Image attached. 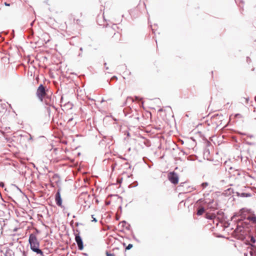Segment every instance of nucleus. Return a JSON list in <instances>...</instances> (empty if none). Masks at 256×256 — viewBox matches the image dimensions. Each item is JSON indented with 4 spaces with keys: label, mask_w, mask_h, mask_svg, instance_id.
<instances>
[{
    "label": "nucleus",
    "mask_w": 256,
    "mask_h": 256,
    "mask_svg": "<svg viewBox=\"0 0 256 256\" xmlns=\"http://www.w3.org/2000/svg\"><path fill=\"white\" fill-rule=\"evenodd\" d=\"M72 119H73L72 118H70V119L68 120V122H70V121H72Z\"/></svg>",
    "instance_id": "nucleus-20"
},
{
    "label": "nucleus",
    "mask_w": 256,
    "mask_h": 256,
    "mask_svg": "<svg viewBox=\"0 0 256 256\" xmlns=\"http://www.w3.org/2000/svg\"><path fill=\"white\" fill-rule=\"evenodd\" d=\"M250 242L252 243V244H254L256 242V238L254 237V236H251L250 237Z\"/></svg>",
    "instance_id": "nucleus-10"
},
{
    "label": "nucleus",
    "mask_w": 256,
    "mask_h": 256,
    "mask_svg": "<svg viewBox=\"0 0 256 256\" xmlns=\"http://www.w3.org/2000/svg\"><path fill=\"white\" fill-rule=\"evenodd\" d=\"M23 254L25 255V252H24Z\"/></svg>",
    "instance_id": "nucleus-30"
},
{
    "label": "nucleus",
    "mask_w": 256,
    "mask_h": 256,
    "mask_svg": "<svg viewBox=\"0 0 256 256\" xmlns=\"http://www.w3.org/2000/svg\"><path fill=\"white\" fill-rule=\"evenodd\" d=\"M36 96L41 102H43V98L46 96L45 88L42 84H40L37 89Z\"/></svg>",
    "instance_id": "nucleus-2"
},
{
    "label": "nucleus",
    "mask_w": 256,
    "mask_h": 256,
    "mask_svg": "<svg viewBox=\"0 0 256 256\" xmlns=\"http://www.w3.org/2000/svg\"><path fill=\"white\" fill-rule=\"evenodd\" d=\"M136 100H138V98L137 96H136Z\"/></svg>",
    "instance_id": "nucleus-23"
},
{
    "label": "nucleus",
    "mask_w": 256,
    "mask_h": 256,
    "mask_svg": "<svg viewBox=\"0 0 256 256\" xmlns=\"http://www.w3.org/2000/svg\"><path fill=\"white\" fill-rule=\"evenodd\" d=\"M55 200L58 206H62V199L60 196V190H58L55 195Z\"/></svg>",
    "instance_id": "nucleus-5"
},
{
    "label": "nucleus",
    "mask_w": 256,
    "mask_h": 256,
    "mask_svg": "<svg viewBox=\"0 0 256 256\" xmlns=\"http://www.w3.org/2000/svg\"><path fill=\"white\" fill-rule=\"evenodd\" d=\"M204 212V208L203 207L200 208L197 212V214L198 216L202 215Z\"/></svg>",
    "instance_id": "nucleus-8"
},
{
    "label": "nucleus",
    "mask_w": 256,
    "mask_h": 256,
    "mask_svg": "<svg viewBox=\"0 0 256 256\" xmlns=\"http://www.w3.org/2000/svg\"><path fill=\"white\" fill-rule=\"evenodd\" d=\"M234 175H240V172L239 170H236L234 172Z\"/></svg>",
    "instance_id": "nucleus-12"
},
{
    "label": "nucleus",
    "mask_w": 256,
    "mask_h": 256,
    "mask_svg": "<svg viewBox=\"0 0 256 256\" xmlns=\"http://www.w3.org/2000/svg\"><path fill=\"white\" fill-rule=\"evenodd\" d=\"M75 240L78 244V249L82 250L84 248L82 240L79 234H76Z\"/></svg>",
    "instance_id": "nucleus-4"
},
{
    "label": "nucleus",
    "mask_w": 256,
    "mask_h": 256,
    "mask_svg": "<svg viewBox=\"0 0 256 256\" xmlns=\"http://www.w3.org/2000/svg\"><path fill=\"white\" fill-rule=\"evenodd\" d=\"M132 247V244H128V246L126 247V250H130Z\"/></svg>",
    "instance_id": "nucleus-11"
},
{
    "label": "nucleus",
    "mask_w": 256,
    "mask_h": 256,
    "mask_svg": "<svg viewBox=\"0 0 256 256\" xmlns=\"http://www.w3.org/2000/svg\"><path fill=\"white\" fill-rule=\"evenodd\" d=\"M80 50H82V48H80Z\"/></svg>",
    "instance_id": "nucleus-26"
},
{
    "label": "nucleus",
    "mask_w": 256,
    "mask_h": 256,
    "mask_svg": "<svg viewBox=\"0 0 256 256\" xmlns=\"http://www.w3.org/2000/svg\"><path fill=\"white\" fill-rule=\"evenodd\" d=\"M106 70H108V67H106Z\"/></svg>",
    "instance_id": "nucleus-29"
},
{
    "label": "nucleus",
    "mask_w": 256,
    "mask_h": 256,
    "mask_svg": "<svg viewBox=\"0 0 256 256\" xmlns=\"http://www.w3.org/2000/svg\"><path fill=\"white\" fill-rule=\"evenodd\" d=\"M230 190H231V189H230V188H228V191H230Z\"/></svg>",
    "instance_id": "nucleus-24"
},
{
    "label": "nucleus",
    "mask_w": 256,
    "mask_h": 256,
    "mask_svg": "<svg viewBox=\"0 0 256 256\" xmlns=\"http://www.w3.org/2000/svg\"><path fill=\"white\" fill-rule=\"evenodd\" d=\"M122 224H126V222L125 221H123L122 222Z\"/></svg>",
    "instance_id": "nucleus-21"
},
{
    "label": "nucleus",
    "mask_w": 256,
    "mask_h": 256,
    "mask_svg": "<svg viewBox=\"0 0 256 256\" xmlns=\"http://www.w3.org/2000/svg\"><path fill=\"white\" fill-rule=\"evenodd\" d=\"M246 196H250V194H246Z\"/></svg>",
    "instance_id": "nucleus-27"
},
{
    "label": "nucleus",
    "mask_w": 256,
    "mask_h": 256,
    "mask_svg": "<svg viewBox=\"0 0 256 256\" xmlns=\"http://www.w3.org/2000/svg\"><path fill=\"white\" fill-rule=\"evenodd\" d=\"M106 256H114L112 254H110L108 252H106Z\"/></svg>",
    "instance_id": "nucleus-13"
},
{
    "label": "nucleus",
    "mask_w": 256,
    "mask_h": 256,
    "mask_svg": "<svg viewBox=\"0 0 256 256\" xmlns=\"http://www.w3.org/2000/svg\"><path fill=\"white\" fill-rule=\"evenodd\" d=\"M92 218L93 219L92 220V222H97V220L94 217V215H92Z\"/></svg>",
    "instance_id": "nucleus-14"
},
{
    "label": "nucleus",
    "mask_w": 256,
    "mask_h": 256,
    "mask_svg": "<svg viewBox=\"0 0 256 256\" xmlns=\"http://www.w3.org/2000/svg\"><path fill=\"white\" fill-rule=\"evenodd\" d=\"M208 196V193H204V198H206L207 196Z\"/></svg>",
    "instance_id": "nucleus-16"
},
{
    "label": "nucleus",
    "mask_w": 256,
    "mask_h": 256,
    "mask_svg": "<svg viewBox=\"0 0 256 256\" xmlns=\"http://www.w3.org/2000/svg\"><path fill=\"white\" fill-rule=\"evenodd\" d=\"M28 242L30 249L32 252H36L37 254L40 255V256H44L43 252L39 248L40 242L34 234H31L30 235Z\"/></svg>",
    "instance_id": "nucleus-1"
},
{
    "label": "nucleus",
    "mask_w": 256,
    "mask_h": 256,
    "mask_svg": "<svg viewBox=\"0 0 256 256\" xmlns=\"http://www.w3.org/2000/svg\"><path fill=\"white\" fill-rule=\"evenodd\" d=\"M229 102L227 103L226 105H229Z\"/></svg>",
    "instance_id": "nucleus-25"
},
{
    "label": "nucleus",
    "mask_w": 256,
    "mask_h": 256,
    "mask_svg": "<svg viewBox=\"0 0 256 256\" xmlns=\"http://www.w3.org/2000/svg\"><path fill=\"white\" fill-rule=\"evenodd\" d=\"M244 210V209H242V210H241V211L242 212V211H243Z\"/></svg>",
    "instance_id": "nucleus-28"
},
{
    "label": "nucleus",
    "mask_w": 256,
    "mask_h": 256,
    "mask_svg": "<svg viewBox=\"0 0 256 256\" xmlns=\"http://www.w3.org/2000/svg\"><path fill=\"white\" fill-rule=\"evenodd\" d=\"M0 186L4 187V184L3 182H0Z\"/></svg>",
    "instance_id": "nucleus-18"
},
{
    "label": "nucleus",
    "mask_w": 256,
    "mask_h": 256,
    "mask_svg": "<svg viewBox=\"0 0 256 256\" xmlns=\"http://www.w3.org/2000/svg\"><path fill=\"white\" fill-rule=\"evenodd\" d=\"M252 220L254 221V222H255L256 220V218H252Z\"/></svg>",
    "instance_id": "nucleus-19"
},
{
    "label": "nucleus",
    "mask_w": 256,
    "mask_h": 256,
    "mask_svg": "<svg viewBox=\"0 0 256 256\" xmlns=\"http://www.w3.org/2000/svg\"><path fill=\"white\" fill-rule=\"evenodd\" d=\"M130 100L134 102V100L132 99V98L130 97L127 98V100Z\"/></svg>",
    "instance_id": "nucleus-17"
},
{
    "label": "nucleus",
    "mask_w": 256,
    "mask_h": 256,
    "mask_svg": "<svg viewBox=\"0 0 256 256\" xmlns=\"http://www.w3.org/2000/svg\"><path fill=\"white\" fill-rule=\"evenodd\" d=\"M5 4H6V6H9V5H10L9 4H6V2L5 3Z\"/></svg>",
    "instance_id": "nucleus-22"
},
{
    "label": "nucleus",
    "mask_w": 256,
    "mask_h": 256,
    "mask_svg": "<svg viewBox=\"0 0 256 256\" xmlns=\"http://www.w3.org/2000/svg\"><path fill=\"white\" fill-rule=\"evenodd\" d=\"M208 186V183L207 182H203L201 184V186L203 189L205 188L207 186Z\"/></svg>",
    "instance_id": "nucleus-9"
},
{
    "label": "nucleus",
    "mask_w": 256,
    "mask_h": 256,
    "mask_svg": "<svg viewBox=\"0 0 256 256\" xmlns=\"http://www.w3.org/2000/svg\"><path fill=\"white\" fill-rule=\"evenodd\" d=\"M198 202H199L200 203H202L204 204H208V205H210L213 202V200L212 199H209V198H200L198 200Z\"/></svg>",
    "instance_id": "nucleus-6"
},
{
    "label": "nucleus",
    "mask_w": 256,
    "mask_h": 256,
    "mask_svg": "<svg viewBox=\"0 0 256 256\" xmlns=\"http://www.w3.org/2000/svg\"><path fill=\"white\" fill-rule=\"evenodd\" d=\"M235 117L236 118H241L242 117V116L240 114H237L235 115Z\"/></svg>",
    "instance_id": "nucleus-15"
},
{
    "label": "nucleus",
    "mask_w": 256,
    "mask_h": 256,
    "mask_svg": "<svg viewBox=\"0 0 256 256\" xmlns=\"http://www.w3.org/2000/svg\"><path fill=\"white\" fill-rule=\"evenodd\" d=\"M169 180L173 184H177L178 182V176L177 174L174 172H170L168 175Z\"/></svg>",
    "instance_id": "nucleus-3"
},
{
    "label": "nucleus",
    "mask_w": 256,
    "mask_h": 256,
    "mask_svg": "<svg viewBox=\"0 0 256 256\" xmlns=\"http://www.w3.org/2000/svg\"><path fill=\"white\" fill-rule=\"evenodd\" d=\"M43 102L48 106H52L53 102H52L51 99L49 98L48 96H46L43 98Z\"/></svg>",
    "instance_id": "nucleus-7"
}]
</instances>
